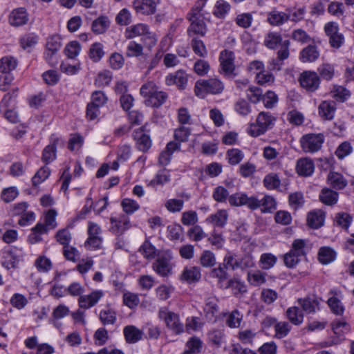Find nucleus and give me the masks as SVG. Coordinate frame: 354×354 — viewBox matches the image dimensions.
I'll return each mask as SVG.
<instances>
[{
  "label": "nucleus",
  "instance_id": "1",
  "mask_svg": "<svg viewBox=\"0 0 354 354\" xmlns=\"http://www.w3.org/2000/svg\"><path fill=\"white\" fill-rule=\"evenodd\" d=\"M140 95L145 99V104L151 107H160L167 100V93L159 90L153 82L144 84L140 89Z\"/></svg>",
  "mask_w": 354,
  "mask_h": 354
},
{
  "label": "nucleus",
  "instance_id": "2",
  "mask_svg": "<svg viewBox=\"0 0 354 354\" xmlns=\"http://www.w3.org/2000/svg\"><path fill=\"white\" fill-rule=\"evenodd\" d=\"M275 121L276 118L270 112L261 111L258 114L256 121L249 124L247 132L252 137L260 136L272 129Z\"/></svg>",
  "mask_w": 354,
  "mask_h": 354
},
{
  "label": "nucleus",
  "instance_id": "3",
  "mask_svg": "<svg viewBox=\"0 0 354 354\" xmlns=\"http://www.w3.org/2000/svg\"><path fill=\"white\" fill-rule=\"evenodd\" d=\"M224 88L223 82L220 79L214 77L196 81L194 86V93L197 97L204 98L208 94H221Z\"/></svg>",
  "mask_w": 354,
  "mask_h": 354
},
{
  "label": "nucleus",
  "instance_id": "4",
  "mask_svg": "<svg viewBox=\"0 0 354 354\" xmlns=\"http://www.w3.org/2000/svg\"><path fill=\"white\" fill-rule=\"evenodd\" d=\"M158 317L174 334L180 335L185 331V326L179 315L169 310L167 307H162L158 310Z\"/></svg>",
  "mask_w": 354,
  "mask_h": 354
},
{
  "label": "nucleus",
  "instance_id": "5",
  "mask_svg": "<svg viewBox=\"0 0 354 354\" xmlns=\"http://www.w3.org/2000/svg\"><path fill=\"white\" fill-rule=\"evenodd\" d=\"M24 256V252L21 248L8 247L4 249L1 265L7 270L15 269L23 260Z\"/></svg>",
  "mask_w": 354,
  "mask_h": 354
},
{
  "label": "nucleus",
  "instance_id": "6",
  "mask_svg": "<svg viewBox=\"0 0 354 354\" xmlns=\"http://www.w3.org/2000/svg\"><path fill=\"white\" fill-rule=\"evenodd\" d=\"M299 303L302 309L299 307H290L286 311V316L289 322L296 326L300 325L304 322V312H307L310 308V300L308 299H300Z\"/></svg>",
  "mask_w": 354,
  "mask_h": 354
},
{
  "label": "nucleus",
  "instance_id": "7",
  "mask_svg": "<svg viewBox=\"0 0 354 354\" xmlns=\"http://www.w3.org/2000/svg\"><path fill=\"white\" fill-rule=\"evenodd\" d=\"M253 198L254 195L248 196L245 192H238L230 196L228 203L232 207L245 206L252 211L256 201Z\"/></svg>",
  "mask_w": 354,
  "mask_h": 354
},
{
  "label": "nucleus",
  "instance_id": "8",
  "mask_svg": "<svg viewBox=\"0 0 354 354\" xmlns=\"http://www.w3.org/2000/svg\"><path fill=\"white\" fill-rule=\"evenodd\" d=\"M171 259L172 257L170 252L165 253L155 261L153 263V269L160 276H168L171 274L172 270Z\"/></svg>",
  "mask_w": 354,
  "mask_h": 354
},
{
  "label": "nucleus",
  "instance_id": "9",
  "mask_svg": "<svg viewBox=\"0 0 354 354\" xmlns=\"http://www.w3.org/2000/svg\"><path fill=\"white\" fill-rule=\"evenodd\" d=\"M146 126L136 129L133 133V138L138 150L146 152L151 147V140L146 131Z\"/></svg>",
  "mask_w": 354,
  "mask_h": 354
},
{
  "label": "nucleus",
  "instance_id": "10",
  "mask_svg": "<svg viewBox=\"0 0 354 354\" xmlns=\"http://www.w3.org/2000/svg\"><path fill=\"white\" fill-rule=\"evenodd\" d=\"M110 221V231L117 236L122 235L131 227L130 219L125 214H120L118 216H111Z\"/></svg>",
  "mask_w": 354,
  "mask_h": 354
},
{
  "label": "nucleus",
  "instance_id": "11",
  "mask_svg": "<svg viewBox=\"0 0 354 354\" xmlns=\"http://www.w3.org/2000/svg\"><path fill=\"white\" fill-rule=\"evenodd\" d=\"M187 18L190 22L187 30L189 37L196 35L203 37L206 34L207 29L203 17L187 16Z\"/></svg>",
  "mask_w": 354,
  "mask_h": 354
},
{
  "label": "nucleus",
  "instance_id": "12",
  "mask_svg": "<svg viewBox=\"0 0 354 354\" xmlns=\"http://www.w3.org/2000/svg\"><path fill=\"white\" fill-rule=\"evenodd\" d=\"M165 84L167 86L175 85L178 89L184 90L188 84V75L185 71L178 70L166 76Z\"/></svg>",
  "mask_w": 354,
  "mask_h": 354
},
{
  "label": "nucleus",
  "instance_id": "13",
  "mask_svg": "<svg viewBox=\"0 0 354 354\" xmlns=\"http://www.w3.org/2000/svg\"><path fill=\"white\" fill-rule=\"evenodd\" d=\"M255 201V205L252 208V211H254L259 208H261L262 213H272L277 208V202L274 198L270 195H265L261 199L258 196L254 195L253 198Z\"/></svg>",
  "mask_w": 354,
  "mask_h": 354
},
{
  "label": "nucleus",
  "instance_id": "14",
  "mask_svg": "<svg viewBox=\"0 0 354 354\" xmlns=\"http://www.w3.org/2000/svg\"><path fill=\"white\" fill-rule=\"evenodd\" d=\"M234 59L235 56L232 51L224 50L221 52L219 56V61L221 70L225 75H231L234 69Z\"/></svg>",
  "mask_w": 354,
  "mask_h": 354
},
{
  "label": "nucleus",
  "instance_id": "15",
  "mask_svg": "<svg viewBox=\"0 0 354 354\" xmlns=\"http://www.w3.org/2000/svg\"><path fill=\"white\" fill-rule=\"evenodd\" d=\"M159 0H135L133 6L137 13L150 15L156 11V6Z\"/></svg>",
  "mask_w": 354,
  "mask_h": 354
},
{
  "label": "nucleus",
  "instance_id": "16",
  "mask_svg": "<svg viewBox=\"0 0 354 354\" xmlns=\"http://www.w3.org/2000/svg\"><path fill=\"white\" fill-rule=\"evenodd\" d=\"M28 14L24 8L14 9L9 15V24L14 27H19L26 24L28 21Z\"/></svg>",
  "mask_w": 354,
  "mask_h": 354
},
{
  "label": "nucleus",
  "instance_id": "17",
  "mask_svg": "<svg viewBox=\"0 0 354 354\" xmlns=\"http://www.w3.org/2000/svg\"><path fill=\"white\" fill-rule=\"evenodd\" d=\"M103 296L102 290H94L89 295L80 296L78 299L79 306L82 308L88 309L94 306Z\"/></svg>",
  "mask_w": 354,
  "mask_h": 354
},
{
  "label": "nucleus",
  "instance_id": "18",
  "mask_svg": "<svg viewBox=\"0 0 354 354\" xmlns=\"http://www.w3.org/2000/svg\"><path fill=\"white\" fill-rule=\"evenodd\" d=\"M228 216L226 209H219L214 214L209 215L205 221L207 224L212 225L214 228H222L227 224Z\"/></svg>",
  "mask_w": 354,
  "mask_h": 354
},
{
  "label": "nucleus",
  "instance_id": "19",
  "mask_svg": "<svg viewBox=\"0 0 354 354\" xmlns=\"http://www.w3.org/2000/svg\"><path fill=\"white\" fill-rule=\"evenodd\" d=\"M331 296L328 299L327 303L331 312L336 315H342L344 312V308L340 300V292L336 290H330Z\"/></svg>",
  "mask_w": 354,
  "mask_h": 354
},
{
  "label": "nucleus",
  "instance_id": "20",
  "mask_svg": "<svg viewBox=\"0 0 354 354\" xmlns=\"http://www.w3.org/2000/svg\"><path fill=\"white\" fill-rule=\"evenodd\" d=\"M123 334L127 343L136 344L142 339L143 331L133 325H128L123 328Z\"/></svg>",
  "mask_w": 354,
  "mask_h": 354
},
{
  "label": "nucleus",
  "instance_id": "21",
  "mask_svg": "<svg viewBox=\"0 0 354 354\" xmlns=\"http://www.w3.org/2000/svg\"><path fill=\"white\" fill-rule=\"evenodd\" d=\"M332 330L335 335L339 338L335 344L344 339V335L350 332L351 326L344 319H335L332 324Z\"/></svg>",
  "mask_w": 354,
  "mask_h": 354
},
{
  "label": "nucleus",
  "instance_id": "22",
  "mask_svg": "<svg viewBox=\"0 0 354 354\" xmlns=\"http://www.w3.org/2000/svg\"><path fill=\"white\" fill-rule=\"evenodd\" d=\"M149 27L148 25L142 23H139L133 26L127 27L124 32V37L131 39L137 37H142L145 34L147 33Z\"/></svg>",
  "mask_w": 354,
  "mask_h": 354
},
{
  "label": "nucleus",
  "instance_id": "23",
  "mask_svg": "<svg viewBox=\"0 0 354 354\" xmlns=\"http://www.w3.org/2000/svg\"><path fill=\"white\" fill-rule=\"evenodd\" d=\"M337 257L335 250L329 246H322L319 248L317 254L319 262L322 265H328L333 262Z\"/></svg>",
  "mask_w": 354,
  "mask_h": 354
},
{
  "label": "nucleus",
  "instance_id": "24",
  "mask_svg": "<svg viewBox=\"0 0 354 354\" xmlns=\"http://www.w3.org/2000/svg\"><path fill=\"white\" fill-rule=\"evenodd\" d=\"M286 12L273 9L267 14V21L273 26H280L289 20Z\"/></svg>",
  "mask_w": 354,
  "mask_h": 354
},
{
  "label": "nucleus",
  "instance_id": "25",
  "mask_svg": "<svg viewBox=\"0 0 354 354\" xmlns=\"http://www.w3.org/2000/svg\"><path fill=\"white\" fill-rule=\"evenodd\" d=\"M180 145L179 143L171 141L167 143L165 149L160 154L159 163L162 166L167 165L171 159L172 154L174 151L180 150Z\"/></svg>",
  "mask_w": 354,
  "mask_h": 354
},
{
  "label": "nucleus",
  "instance_id": "26",
  "mask_svg": "<svg viewBox=\"0 0 354 354\" xmlns=\"http://www.w3.org/2000/svg\"><path fill=\"white\" fill-rule=\"evenodd\" d=\"M201 273L200 268L197 266L186 267L184 268L180 279L188 283L197 282L201 279Z\"/></svg>",
  "mask_w": 354,
  "mask_h": 354
},
{
  "label": "nucleus",
  "instance_id": "27",
  "mask_svg": "<svg viewBox=\"0 0 354 354\" xmlns=\"http://www.w3.org/2000/svg\"><path fill=\"white\" fill-rule=\"evenodd\" d=\"M219 308L217 299L214 297H208L205 300L203 311L205 316L209 321H213L217 317Z\"/></svg>",
  "mask_w": 354,
  "mask_h": 354
},
{
  "label": "nucleus",
  "instance_id": "28",
  "mask_svg": "<svg viewBox=\"0 0 354 354\" xmlns=\"http://www.w3.org/2000/svg\"><path fill=\"white\" fill-rule=\"evenodd\" d=\"M327 180L328 183L335 189H342L348 184L347 180L338 172L330 171Z\"/></svg>",
  "mask_w": 354,
  "mask_h": 354
},
{
  "label": "nucleus",
  "instance_id": "29",
  "mask_svg": "<svg viewBox=\"0 0 354 354\" xmlns=\"http://www.w3.org/2000/svg\"><path fill=\"white\" fill-rule=\"evenodd\" d=\"M336 108L333 102L324 101L319 106V114L324 120H332Z\"/></svg>",
  "mask_w": 354,
  "mask_h": 354
},
{
  "label": "nucleus",
  "instance_id": "30",
  "mask_svg": "<svg viewBox=\"0 0 354 354\" xmlns=\"http://www.w3.org/2000/svg\"><path fill=\"white\" fill-rule=\"evenodd\" d=\"M301 259H306L307 256V241L301 239H297L293 241L290 250Z\"/></svg>",
  "mask_w": 354,
  "mask_h": 354
},
{
  "label": "nucleus",
  "instance_id": "31",
  "mask_svg": "<svg viewBox=\"0 0 354 354\" xmlns=\"http://www.w3.org/2000/svg\"><path fill=\"white\" fill-rule=\"evenodd\" d=\"M209 275L213 278L217 279L218 285L220 288H224L225 281L228 278V274L227 272V270L221 265V263H220L217 268H213L210 271Z\"/></svg>",
  "mask_w": 354,
  "mask_h": 354
},
{
  "label": "nucleus",
  "instance_id": "32",
  "mask_svg": "<svg viewBox=\"0 0 354 354\" xmlns=\"http://www.w3.org/2000/svg\"><path fill=\"white\" fill-rule=\"evenodd\" d=\"M48 229L42 223H37L32 229V232L28 236V242L31 244H35L42 240L41 235L47 233Z\"/></svg>",
  "mask_w": 354,
  "mask_h": 354
},
{
  "label": "nucleus",
  "instance_id": "33",
  "mask_svg": "<svg viewBox=\"0 0 354 354\" xmlns=\"http://www.w3.org/2000/svg\"><path fill=\"white\" fill-rule=\"evenodd\" d=\"M338 196L339 194L337 192L328 188H324L322 189L319 197L320 201L324 204L327 205H333L338 201Z\"/></svg>",
  "mask_w": 354,
  "mask_h": 354
},
{
  "label": "nucleus",
  "instance_id": "34",
  "mask_svg": "<svg viewBox=\"0 0 354 354\" xmlns=\"http://www.w3.org/2000/svg\"><path fill=\"white\" fill-rule=\"evenodd\" d=\"M326 212L320 209L311 211V229H318L324 225Z\"/></svg>",
  "mask_w": 354,
  "mask_h": 354
},
{
  "label": "nucleus",
  "instance_id": "35",
  "mask_svg": "<svg viewBox=\"0 0 354 354\" xmlns=\"http://www.w3.org/2000/svg\"><path fill=\"white\" fill-rule=\"evenodd\" d=\"M167 238L171 241H183V228L176 223L169 225L167 227Z\"/></svg>",
  "mask_w": 354,
  "mask_h": 354
},
{
  "label": "nucleus",
  "instance_id": "36",
  "mask_svg": "<svg viewBox=\"0 0 354 354\" xmlns=\"http://www.w3.org/2000/svg\"><path fill=\"white\" fill-rule=\"evenodd\" d=\"M109 25L110 21L108 17L102 16L93 21L91 29L95 34H102L109 27Z\"/></svg>",
  "mask_w": 354,
  "mask_h": 354
},
{
  "label": "nucleus",
  "instance_id": "37",
  "mask_svg": "<svg viewBox=\"0 0 354 354\" xmlns=\"http://www.w3.org/2000/svg\"><path fill=\"white\" fill-rule=\"evenodd\" d=\"M223 288H231L233 290L234 294L236 295L247 292V288L244 282L236 279H231L226 281Z\"/></svg>",
  "mask_w": 354,
  "mask_h": 354
},
{
  "label": "nucleus",
  "instance_id": "38",
  "mask_svg": "<svg viewBox=\"0 0 354 354\" xmlns=\"http://www.w3.org/2000/svg\"><path fill=\"white\" fill-rule=\"evenodd\" d=\"M17 61L11 56H6L0 59V72L9 74V73L16 68Z\"/></svg>",
  "mask_w": 354,
  "mask_h": 354
},
{
  "label": "nucleus",
  "instance_id": "39",
  "mask_svg": "<svg viewBox=\"0 0 354 354\" xmlns=\"http://www.w3.org/2000/svg\"><path fill=\"white\" fill-rule=\"evenodd\" d=\"M231 9L230 4L225 0H218L215 4L213 14L218 18L223 19Z\"/></svg>",
  "mask_w": 354,
  "mask_h": 354
},
{
  "label": "nucleus",
  "instance_id": "40",
  "mask_svg": "<svg viewBox=\"0 0 354 354\" xmlns=\"http://www.w3.org/2000/svg\"><path fill=\"white\" fill-rule=\"evenodd\" d=\"M266 273L260 270H255L254 272H248L247 279L250 285L260 286L266 283Z\"/></svg>",
  "mask_w": 354,
  "mask_h": 354
},
{
  "label": "nucleus",
  "instance_id": "41",
  "mask_svg": "<svg viewBox=\"0 0 354 354\" xmlns=\"http://www.w3.org/2000/svg\"><path fill=\"white\" fill-rule=\"evenodd\" d=\"M282 37L279 32H270L264 39V45L270 49L276 48L279 44H282Z\"/></svg>",
  "mask_w": 354,
  "mask_h": 354
},
{
  "label": "nucleus",
  "instance_id": "42",
  "mask_svg": "<svg viewBox=\"0 0 354 354\" xmlns=\"http://www.w3.org/2000/svg\"><path fill=\"white\" fill-rule=\"evenodd\" d=\"M292 327L289 322H277L274 325V337L277 339L284 338L288 335Z\"/></svg>",
  "mask_w": 354,
  "mask_h": 354
},
{
  "label": "nucleus",
  "instance_id": "43",
  "mask_svg": "<svg viewBox=\"0 0 354 354\" xmlns=\"http://www.w3.org/2000/svg\"><path fill=\"white\" fill-rule=\"evenodd\" d=\"M295 170L299 176H310V159L307 157L298 159L296 162Z\"/></svg>",
  "mask_w": 354,
  "mask_h": 354
},
{
  "label": "nucleus",
  "instance_id": "44",
  "mask_svg": "<svg viewBox=\"0 0 354 354\" xmlns=\"http://www.w3.org/2000/svg\"><path fill=\"white\" fill-rule=\"evenodd\" d=\"M226 156L230 165H236L244 158V153L239 149L233 148L227 150Z\"/></svg>",
  "mask_w": 354,
  "mask_h": 354
},
{
  "label": "nucleus",
  "instance_id": "45",
  "mask_svg": "<svg viewBox=\"0 0 354 354\" xmlns=\"http://www.w3.org/2000/svg\"><path fill=\"white\" fill-rule=\"evenodd\" d=\"M56 142L47 145L43 150L41 160L46 165L50 163L56 158Z\"/></svg>",
  "mask_w": 354,
  "mask_h": 354
},
{
  "label": "nucleus",
  "instance_id": "46",
  "mask_svg": "<svg viewBox=\"0 0 354 354\" xmlns=\"http://www.w3.org/2000/svg\"><path fill=\"white\" fill-rule=\"evenodd\" d=\"M157 251L156 247L148 240H145L139 249V252L147 259H153Z\"/></svg>",
  "mask_w": 354,
  "mask_h": 354
},
{
  "label": "nucleus",
  "instance_id": "47",
  "mask_svg": "<svg viewBox=\"0 0 354 354\" xmlns=\"http://www.w3.org/2000/svg\"><path fill=\"white\" fill-rule=\"evenodd\" d=\"M230 193L223 186L219 185L214 188L212 192V198L217 203H226L229 201Z\"/></svg>",
  "mask_w": 354,
  "mask_h": 354
},
{
  "label": "nucleus",
  "instance_id": "48",
  "mask_svg": "<svg viewBox=\"0 0 354 354\" xmlns=\"http://www.w3.org/2000/svg\"><path fill=\"white\" fill-rule=\"evenodd\" d=\"M187 236L193 241L198 242L207 236L201 226L195 225L187 231Z\"/></svg>",
  "mask_w": 354,
  "mask_h": 354
},
{
  "label": "nucleus",
  "instance_id": "49",
  "mask_svg": "<svg viewBox=\"0 0 354 354\" xmlns=\"http://www.w3.org/2000/svg\"><path fill=\"white\" fill-rule=\"evenodd\" d=\"M334 221L337 225L344 230H348L353 221V217L346 212H338L335 214Z\"/></svg>",
  "mask_w": 354,
  "mask_h": 354
},
{
  "label": "nucleus",
  "instance_id": "50",
  "mask_svg": "<svg viewBox=\"0 0 354 354\" xmlns=\"http://www.w3.org/2000/svg\"><path fill=\"white\" fill-rule=\"evenodd\" d=\"M104 55V46L101 43L95 42L91 46L89 57L93 62H99Z\"/></svg>",
  "mask_w": 354,
  "mask_h": 354
},
{
  "label": "nucleus",
  "instance_id": "51",
  "mask_svg": "<svg viewBox=\"0 0 354 354\" xmlns=\"http://www.w3.org/2000/svg\"><path fill=\"white\" fill-rule=\"evenodd\" d=\"M277 261V257L272 253H263L261 255L259 263L263 270H269L274 267Z\"/></svg>",
  "mask_w": 354,
  "mask_h": 354
},
{
  "label": "nucleus",
  "instance_id": "52",
  "mask_svg": "<svg viewBox=\"0 0 354 354\" xmlns=\"http://www.w3.org/2000/svg\"><path fill=\"white\" fill-rule=\"evenodd\" d=\"M50 170L47 166L41 167L32 178V183L34 187H37L49 176Z\"/></svg>",
  "mask_w": 354,
  "mask_h": 354
},
{
  "label": "nucleus",
  "instance_id": "53",
  "mask_svg": "<svg viewBox=\"0 0 354 354\" xmlns=\"http://www.w3.org/2000/svg\"><path fill=\"white\" fill-rule=\"evenodd\" d=\"M35 266L39 272H48L53 267L51 261L45 256H39L35 261Z\"/></svg>",
  "mask_w": 354,
  "mask_h": 354
},
{
  "label": "nucleus",
  "instance_id": "54",
  "mask_svg": "<svg viewBox=\"0 0 354 354\" xmlns=\"http://www.w3.org/2000/svg\"><path fill=\"white\" fill-rule=\"evenodd\" d=\"M191 46L194 53L201 57H207L208 52L203 41L196 37H193Z\"/></svg>",
  "mask_w": 354,
  "mask_h": 354
},
{
  "label": "nucleus",
  "instance_id": "55",
  "mask_svg": "<svg viewBox=\"0 0 354 354\" xmlns=\"http://www.w3.org/2000/svg\"><path fill=\"white\" fill-rule=\"evenodd\" d=\"M235 111L241 116H247L252 111L250 103L245 99H239L234 104Z\"/></svg>",
  "mask_w": 354,
  "mask_h": 354
},
{
  "label": "nucleus",
  "instance_id": "56",
  "mask_svg": "<svg viewBox=\"0 0 354 354\" xmlns=\"http://www.w3.org/2000/svg\"><path fill=\"white\" fill-rule=\"evenodd\" d=\"M170 180V176L166 169L159 171L154 178L149 182V185L156 187L157 185H163Z\"/></svg>",
  "mask_w": 354,
  "mask_h": 354
},
{
  "label": "nucleus",
  "instance_id": "57",
  "mask_svg": "<svg viewBox=\"0 0 354 354\" xmlns=\"http://www.w3.org/2000/svg\"><path fill=\"white\" fill-rule=\"evenodd\" d=\"M331 96L337 101L343 102L350 97V92L342 86H335L331 91Z\"/></svg>",
  "mask_w": 354,
  "mask_h": 354
},
{
  "label": "nucleus",
  "instance_id": "58",
  "mask_svg": "<svg viewBox=\"0 0 354 354\" xmlns=\"http://www.w3.org/2000/svg\"><path fill=\"white\" fill-rule=\"evenodd\" d=\"M17 91V88H13L12 93L9 92L4 95L0 103V111H3L6 109L12 108L13 106Z\"/></svg>",
  "mask_w": 354,
  "mask_h": 354
},
{
  "label": "nucleus",
  "instance_id": "59",
  "mask_svg": "<svg viewBox=\"0 0 354 354\" xmlns=\"http://www.w3.org/2000/svg\"><path fill=\"white\" fill-rule=\"evenodd\" d=\"M252 21L253 17L250 12L239 14L234 19L236 24L243 28H250L252 25Z\"/></svg>",
  "mask_w": 354,
  "mask_h": 354
},
{
  "label": "nucleus",
  "instance_id": "60",
  "mask_svg": "<svg viewBox=\"0 0 354 354\" xmlns=\"http://www.w3.org/2000/svg\"><path fill=\"white\" fill-rule=\"evenodd\" d=\"M100 319L104 325L114 324L117 320L116 313L112 309L102 310L100 313Z\"/></svg>",
  "mask_w": 354,
  "mask_h": 354
},
{
  "label": "nucleus",
  "instance_id": "61",
  "mask_svg": "<svg viewBox=\"0 0 354 354\" xmlns=\"http://www.w3.org/2000/svg\"><path fill=\"white\" fill-rule=\"evenodd\" d=\"M203 326L201 318L198 317H188L186 319L185 329L187 333L191 331H197L202 328Z\"/></svg>",
  "mask_w": 354,
  "mask_h": 354
},
{
  "label": "nucleus",
  "instance_id": "62",
  "mask_svg": "<svg viewBox=\"0 0 354 354\" xmlns=\"http://www.w3.org/2000/svg\"><path fill=\"white\" fill-rule=\"evenodd\" d=\"M200 263L205 268L213 267L216 264L215 254L210 250H204L200 257Z\"/></svg>",
  "mask_w": 354,
  "mask_h": 354
},
{
  "label": "nucleus",
  "instance_id": "63",
  "mask_svg": "<svg viewBox=\"0 0 354 354\" xmlns=\"http://www.w3.org/2000/svg\"><path fill=\"white\" fill-rule=\"evenodd\" d=\"M191 134V129L185 127H180L174 131V139L176 143L180 145L181 142H185L188 140Z\"/></svg>",
  "mask_w": 354,
  "mask_h": 354
},
{
  "label": "nucleus",
  "instance_id": "64",
  "mask_svg": "<svg viewBox=\"0 0 354 354\" xmlns=\"http://www.w3.org/2000/svg\"><path fill=\"white\" fill-rule=\"evenodd\" d=\"M264 186L269 190H273L279 187L281 180L276 174H269L264 177Z\"/></svg>",
  "mask_w": 354,
  "mask_h": 354
}]
</instances>
